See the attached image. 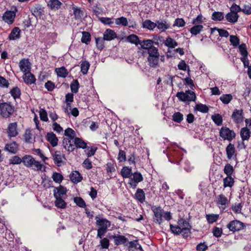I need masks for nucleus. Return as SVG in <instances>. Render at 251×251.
Instances as JSON below:
<instances>
[{
	"instance_id": "nucleus-1",
	"label": "nucleus",
	"mask_w": 251,
	"mask_h": 251,
	"mask_svg": "<svg viewBox=\"0 0 251 251\" xmlns=\"http://www.w3.org/2000/svg\"><path fill=\"white\" fill-rule=\"evenodd\" d=\"M170 229L175 234H181L184 237H188L191 233V226L186 220L180 219L178 221V225L174 226L170 224Z\"/></svg>"
},
{
	"instance_id": "nucleus-2",
	"label": "nucleus",
	"mask_w": 251,
	"mask_h": 251,
	"mask_svg": "<svg viewBox=\"0 0 251 251\" xmlns=\"http://www.w3.org/2000/svg\"><path fill=\"white\" fill-rule=\"evenodd\" d=\"M22 162L25 166L31 168L34 171L44 172L46 167L39 161L36 160L32 156L26 155L23 157Z\"/></svg>"
},
{
	"instance_id": "nucleus-3",
	"label": "nucleus",
	"mask_w": 251,
	"mask_h": 251,
	"mask_svg": "<svg viewBox=\"0 0 251 251\" xmlns=\"http://www.w3.org/2000/svg\"><path fill=\"white\" fill-rule=\"evenodd\" d=\"M96 224L99 226L97 237L101 238L110 226V222L106 219L98 218L96 220Z\"/></svg>"
},
{
	"instance_id": "nucleus-4",
	"label": "nucleus",
	"mask_w": 251,
	"mask_h": 251,
	"mask_svg": "<svg viewBox=\"0 0 251 251\" xmlns=\"http://www.w3.org/2000/svg\"><path fill=\"white\" fill-rule=\"evenodd\" d=\"M14 111V107L10 103H2L0 105V114L4 118L10 117Z\"/></svg>"
},
{
	"instance_id": "nucleus-5",
	"label": "nucleus",
	"mask_w": 251,
	"mask_h": 251,
	"mask_svg": "<svg viewBox=\"0 0 251 251\" xmlns=\"http://www.w3.org/2000/svg\"><path fill=\"white\" fill-rule=\"evenodd\" d=\"M176 97L180 100L184 102L195 101L196 99L195 93L190 90L186 91L185 92H178Z\"/></svg>"
},
{
	"instance_id": "nucleus-6",
	"label": "nucleus",
	"mask_w": 251,
	"mask_h": 251,
	"mask_svg": "<svg viewBox=\"0 0 251 251\" xmlns=\"http://www.w3.org/2000/svg\"><path fill=\"white\" fill-rule=\"evenodd\" d=\"M220 136L224 140L231 141L235 138V133L229 128L223 126L220 130Z\"/></svg>"
},
{
	"instance_id": "nucleus-7",
	"label": "nucleus",
	"mask_w": 251,
	"mask_h": 251,
	"mask_svg": "<svg viewBox=\"0 0 251 251\" xmlns=\"http://www.w3.org/2000/svg\"><path fill=\"white\" fill-rule=\"evenodd\" d=\"M227 227L230 231L235 232L244 229L245 225L239 220H233L230 222L227 225Z\"/></svg>"
},
{
	"instance_id": "nucleus-8",
	"label": "nucleus",
	"mask_w": 251,
	"mask_h": 251,
	"mask_svg": "<svg viewBox=\"0 0 251 251\" xmlns=\"http://www.w3.org/2000/svg\"><path fill=\"white\" fill-rule=\"evenodd\" d=\"M229 201L224 195L220 194L217 196L216 202L220 209L225 210L228 206Z\"/></svg>"
},
{
	"instance_id": "nucleus-9",
	"label": "nucleus",
	"mask_w": 251,
	"mask_h": 251,
	"mask_svg": "<svg viewBox=\"0 0 251 251\" xmlns=\"http://www.w3.org/2000/svg\"><path fill=\"white\" fill-rule=\"evenodd\" d=\"M110 239H113L114 243L116 246L123 245L124 246L127 245V242L128 239L124 235L118 234H114L110 236Z\"/></svg>"
},
{
	"instance_id": "nucleus-10",
	"label": "nucleus",
	"mask_w": 251,
	"mask_h": 251,
	"mask_svg": "<svg viewBox=\"0 0 251 251\" xmlns=\"http://www.w3.org/2000/svg\"><path fill=\"white\" fill-rule=\"evenodd\" d=\"M154 214V221L161 224L163 221V210L160 207H154L152 208Z\"/></svg>"
},
{
	"instance_id": "nucleus-11",
	"label": "nucleus",
	"mask_w": 251,
	"mask_h": 251,
	"mask_svg": "<svg viewBox=\"0 0 251 251\" xmlns=\"http://www.w3.org/2000/svg\"><path fill=\"white\" fill-rule=\"evenodd\" d=\"M226 153L227 158L229 160H235L236 158V150L234 145L229 143L226 148Z\"/></svg>"
},
{
	"instance_id": "nucleus-12",
	"label": "nucleus",
	"mask_w": 251,
	"mask_h": 251,
	"mask_svg": "<svg viewBox=\"0 0 251 251\" xmlns=\"http://www.w3.org/2000/svg\"><path fill=\"white\" fill-rule=\"evenodd\" d=\"M16 13L13 11H6L3 16V20L8 24H12L15 18Z\"/></svg>"
},
{
	"instance_id": "nucleus-13",
	"label": "nucleus",
	"mask_w": 251,
	"mask_h": 251,
	"mask_svg": "<svg viewBox=\"0 0 251 251\" xmlns=\"http://www.w3.org/2000/svg\"><path fill=\"white\" fill-rule=\"evenodd\" d=\"M19 66L20 70L25 73L30 71L31 64L28 59H23L20 60Z\"/></svg>"
},
{
	"instance_id": "nucleus-14",
	"label": "nucleus",
	"mask_w": 251,
	"mask_h": 251,
	"mask_svg": "<svg viewBox=\"0 0 251 251\" xmlns=\"http://www.w3.org/2000/svg\"><path fill=\"white\" fill-rule=\"evenodd\" d=\"M7 134L10 137H16L18 134L17 130V123H12L9 124L7 127Z\"/></svg>"
},
{
	"instance_id": "nucleus-15",
	"label": "nucleus",
	"mask_w": 251,
	"mask_h": 251,
	"mask_svg": "<svg viewBox=\"0 0 251 251\" xmlns=\"http://www.w3.org/2000/svg\"><path fill=\"white\" fill-rule=\"evenodd\" d=\"M156 27L160 32H164L170 28V24L166 20H157L155 22Z\"/></svg>"
},
{
	"instance_id": "nucleus-16",
	"label": "nucleus",
	"mask_w": 251,
	"mask_h": 251,
	"mask_svg": "<svg viewBox=\"0 0 251 251\" xmlns=\"http://www.w3.org/2000/svg\"><path fill=\"white\" fill-rule=\"evenodd\" d=\"M74 139H70L68 138H64L63 144L64 148L69 151H72L75 150Z\"/></svg>"
},
{
	"instance_id": "nucleus-17",
	"label": "nucleus",
	"mask_w": 251,
	"mask_h": 251,
	"mask_svg": "<svg viewBox=\"0 0 251 251\" xmlns=\"http://www.w3.org/2000/svg\"><path fill=\"white\" fill-rule=\"evenodd\" d=\"M34 131L31 129H26L24 134V138L26 143H32L34 141L33 138Z\"/></svg>"
},
{
	"instance_id": "nucleus-18",
	"label": "nucleus",
	"mask_w": 251,
	"mask_h": 251,
	"mask_svg": "<svg viewBox=\"0 0 251 251\" xmlns=\"http://www.w3.org/2000/svg\"><path fill=\"white\" fill-rule=\"evenodd\" d=\"M117 37L115 32L112 29H107L103 33V39L106 41H111Z\"/></svg>"
},
{
	"instance_id": "nucleus-19",
	"label": "nucleus",
	"mask_w": 251,
	"mask_h": 251,
	"mask_svg": "<svg viewBox=\"0 0 251 251\" xmlns=\"http://www.w3.org/2000/svg\"><path fill=\"white\" fill-rule=\"evenodd\" d=\"M70 178L74 183H77L82 179V176L78 171H73L70 174Z\"/></svg>"
},
{
	"instance_id": "nucleus-20",
	"label": "nucleus",
	"mask_w": 251,
	"mask_h": 251,
	"mask_svg": "<svg viewBox=\"0 0 251 251\" xmlns=\"http://www.w3.org/2000/svg\"><path fill=\"white\" fill-rule=\"evenodd\" d=\"M232 118L236 123H240L243 121V111L242 110H235L232 115Z\"/></svg>"
},
{
	"instance_id": "nucleus-21",
	"label": "nucleus",
	"mask_w": 251,
	"mask_h": 251,
	"mask_svg": "<svg viewBox=\"0 0 251 251\" xmlns=\"http://www.w3.org/2000/svg\"><path fill=\"white\" fill-rule=\"evenodd\" d=\"M47 140L52 147H55L58 144V138L56 135L52 132H50L47 134Z\"/></svg>"
},
{
	"instance_id": "nucleus-22",
	"label": "nucleus",
	"mask_w": 251,
	"mask_h": 251,
	"mask_svg": "<svg viewBox=\"0 0 251 251\" xmlns=\"http://www.w3.org/2000/svg\"><path fill=\"white\" fill-rule=\"evenodd\" d=\"M169 6V0H157L155 7L159 10L167 9Z\"/></svg>"
},
{
	"instance_id": "nucleus-23",
	"label": "nucleus",
	"mask_w": 251,
	"mask_h": 251,
	"mask_svg": "<svg viewBox=\"0 0 251 251\" xmlns=\"http://www.w3.org/2000/svg\"><path fill=\"white\" fill-rule=\"evenodd\" d=\"M23 79L25 82L27 84H32L34 83L36 80L34 75L30 72L25 73L23 75Z\"/></svg>"
},
{
	"instance_id": "nucleus-24",
	"label": "nucleus",
	"mask_w": 251,
	"mask_h": 251,
	"mask_svg": "<svg viewBox=\"0 0 251 251\" xmlns=\"http://www.w3.org/2000/svg\"><path fill=\"white\" fill-rule=\"evenodd\" d=\"M67 190L66 188L62 186H60L58 188H55L54 190V196L57 198H63L66 195Z\"/></svg>"
},
{
	"instance_id": "nucleus-25",
	"label": "nucleus",
	"mask_w": 251,
	"mask_h": 251,
	"mask_svg": "<svg viewBox=\"0 0 251 251\" xmlns=\"http://www.w3.org/2000/svg\"><path fill=\"white\" fill-rule=\"evenodd\" d=\"M53 157L54 163L58 166H60L63 162V154L60 151H56L53 154Z\"/></svg>"
},
{
	"instance_id": "nucleus-26",
	"label": "nucleus",
	"mask_w": 251,
	"mask_h": 251,
	"mask_svg": "<svg viewBox=\"0 0 251 251\" xmlns=\"http://www.w3.org/2000/svg\"><path fill=\"white\" fill-rule=\"evenodd\" d=\"M153 42L152 40L150 39L144 40L143 41L140 40L139 44L141 46V48L143 49L147 50H148L152 48Z\"/></svg>"
},
{
	"instance_id": "nucleus-27",
	"label": "nucleus",
	"mask_w": 251,
	"mask_h": 251,
	"mask_svg": "<svg viewBox=\"0 0 251 251\" xmlns=\"http://www.w3.org/2000/svg\"><path fill=\"white\" fill-rule=\"evenodd\" d=\"M62 3L59 0H49L48 2V6L53 10L60 8Z\"/></svg>"
},
{
	"instance_id": "nucleus-28",
	"label": "nucleus",
	"mask_w": 251,
	"mask_h": 251,
	"mask_svg": "<svg viewBox=\"0 0 251 251\" xmlns=\"http://www.w3.org/2000/svg\"><path fill=\"white\" fill-rule=\"evenodd\" d=\"M18 144L13 142L12 143L7 144L5 146V150L10 152L15 153L18 150Z\"/></svg>"
},
{
	"instance_id": "nucleus-29",
	"label": "nucleus",
	"mask_w": 251,
	"mask_h": 251,
	"mask_svg": "<svg viewBox=\"0 0 251 251\" xmlns=\"http://www.w3.org/2000/svg\"><path fill=\"white\" fill-rule=\"evenodd\" d=\"M240 136L243 141L248 140L251 136V131L247 127H243L240 131Z\"/></svg>"
},
{
	"instance_id": "nucleus-30",
	"label": "nucleus",
	"mask_w": 251,
	"mask_h": 251,
	"mask_svg": "<svg viewBox=\"0 0 251 251\" xmlns=\"http://www.w3.org/2000/svg\"><path fill=\"white\" fill-rule=\"evenodd\" d=\"M115 23L116 25H122L124 26H128L127 20L124 17H121L115 19ZM129 27H133V25H129Z\"/></svg>"
},
{
	"instance_id": "nucleus-31",
	"label": "nucleus",
	"mask_w": 251,
	"mask_h": 251,
	"mask_svg": "<svg viewBox=\"0 0 251 251\" xmlns=\"http://www.w3.org/2000/svg\"><path fill=\"white\" fill-rule=\"evenodd\" d=\"M21 30L19 27H14L9 35V39L10 40H16L20 38Z\"/></svg>"
},
{
	"instance_id": "nucleus-32",
	"label": "nucleus",
	"mask_w": 251,
	"mask_h": 251,
	"mask_svg": "<svg viewBox=\"0 0 251 251\" xmlns=\"http://www.w3.org/2000/svg\"><path fill=\"white\" fill-rule=\"evenodd\" d=\"M226 18L228 22L234 23L237 21L238 15L236 12H230L226 15Z\"/></svg>"
},
{
	"instance_id": "nucleus-33",
	"label": "nucleus",
	"mask_w": 251,
	"mask_h": 251,
	"mask_svg": "<svg viewBox=\"0 0 251 251\" xmlns=\"http://www.w3.org/2000/svg\"><path fill=\"white\" fill-rule=\"evenodd\" d=\"M121 174L124 178H130L132 175L131 169L128 167H124L121 170Z\"/></svg>"
},
{
	"instance_id": "nucleus-34",
	"label": "nucleus",
	"mask_w": 251,
	"mask_h": 251,
	"mask_svg": "<svg viewBox=\"0 0 251 251\" xmlns=\"http://www.w3.org/2000/svg\"><path fill=\"white\" fill-rule=\"evenodd\" d=\"M164 45L169 48H174L178 45L177 43L173 38L169 37L164 42Z\"/></svg>"
},
{
	"instance_id": "nucleus-35",
	"label": "nucleus",
	"mask_w": 251,
	"mask_h": 251,
	"mask_svg": "<svg viewBox=\"0 0 251 251\" xmlns=\"http://www.w3.org/2000/svg\"><path fill=\"white\" fill-rule=\"evenodd\" d=\"M65 138H68L70 139H74L76 138V133L72 128L68 127L64 131Z\"/></svg>"
},
{
	"instance_id": "nucleus-36",
	"label": "nucleus",
	"mask_w": 251,
	"mask_h": 251,
	"mask_svg": "<svg viewBox=\"0 0 251 251\" xmlns=\"http://www.w3.org/2000/svg\"><path fill=\"white\" fill-rule=\"evenodd\" d=\"M74 145L77 148L85 149L87 144L82 139L76 137L74 140Z\"/></svg>"
},
{
	"instance_id": "nucleus-37",
	"label": "nucleus",
	"mask_w": 251,
	"mask_h": 251,
	"mask_svg": "<svg viewBox=\"0 0 251 251\" xmlns=\"http://www.w3.org/2000/svg\"><path fill=\"white\" fill-rule=\"evenodd\" d=\"M159 57V56L148 57V61L150 67L156 68L158 66Z\"/></svg>"
},
{
	"instance_id": "nucleus-38",
	"label": "nucleus",
	"mask_w": 251,
	"mask_h": 251,
	"mask_svg": "<svg viewBox=\"0 0 251 251\" xmlns=\"http://www.w3.org/2000/svg\"><path fill=\"white\" fill-rule=\"evenodd\" d=\"M71 105L70 103H67L66 105V107L65 108V112L66 113L69 114V109L71 111V113L72 115L75 117H77L79 114V111L76 108H74L71 109Z\"/></svg>"
},
{
	"instance_id": "nucleus-39",
	"label": "nucleus",
	"mask_w": 251,
	"mask_h": 251,
	"mask_svg": "<svg viewBox=\"0 0 251 251\" xmlns=\"http://www.w3.org/2000/svg\"><path fill=\"white\" fill-rule=\"evenodd\" d=\"M143 27L150 30H153L156 27L155 23L150 20H146L143 23Z\"/></svg>"
},
{
	"instance_id": "nucleus-40",
	"label": "nucleus",
	"mask_w": 251,
	"mask_h": 251,
	"mask_svg": "<svg viewBox=\"0 0 251 251\" xmlns=\"http://www.w3.org/2000/svg\"><path fill=\"white\" fill-rule=\"evenodd\" d=\"M136 198L141 202H143L145 200V194L144 191L140 188L137 189L135 194Z\"/></svg>"
},
{
	"instance_id": "nucleus-41",
	"label": "nucleus",
	"mask_w": 251,
	"mask_h": 251,
	"mask_svg": "<svg viewBox=\"0 0 251 251\" xmlns=\"http://www.w3.org/2000/svg\"><path fill=\"white\" fill-rule=\"evenodd\" d=\"M203 26L201 25H198L193 26L190 29V32L192 35H197L199 34L203 29Z\"/></svg>"
},
{
	"instance_id": "nucleus-42",
	"label": "nucleus",
	"mask_w": 251,
	"mask_h": 251,
	"mask_svg": "<svg viewBox=\"0 0 251 251\" xmlns=\"http://www.w3.org/2000/svg\"><path fill=\"white\" fill-rule=\"evenodd\" d=\"M223 182V186L225 188L227 187H231L234 184V180L231 176H227L224 179Z\"/></svg>"
},
{
	"instance_id": "nucleus-43",
	"label": "nucleus",
	"mask_w": 251,
	"mask_h": 251,
	"mask_svg": "<svg viewBox=\"0 0 251 251\" xmlns=\"http://www.w3.org/2000/svg\"><path fill=\"white\" fill-rule=\"evenodd\" d=\"M126 40L128 42L134 44L136 46L139 45L140 42L138 37L134 34L128 36L126 38Z\"/></svg>"
},
{
	"instance_id": "nucleus-44",
	"label": "nucleus",
	"mask_w": 251,
	"mask_h": 251,
	"mask_svg": "<svg viewBox=\"0 0 251 251\" xmlns=\"http://www.w3.org/2000/svg\"><path fill=\"white\" fill-rule=\"evenodd\" d=\"M232 99L233 97L231 94H223L220 98V100L225 104H228Z\"/></svg>"
},
{
	"instance_id": "nucleus-45",
	"label": "nucleus",
	"mask_w": 251,
	"mask_h": 251,
	"mask_svg": "<svg viewBox=\"0 0 251 251\" xmlns=\"http://www.w3.org/2000/svg\"><path fill=\"white\" fill-rule=\"evenodd\" d=\"M55 72L57 73V75L60 77H66L68 75V71L64 67L56 68L55 69Z\"/></svg>"
},
{
	"instance_id": "nucleus-46",
	"label": "nucleus",
	"mask_w": 251,
	"mask_h": 251,
	"mask_svg": "<svg viewBox=\"0 0 251 251\" xmlns=\"http://www.w3.org/2000/svg\"><path fill=\"white\" fill-rule=\"evenodd\" d=\"M224 19V14L222 12H214L212 15V19L215 21H221Z\"/></svg>"
},
{
	"instance_id": "nucleus-47",
	"label": "nucleus",
	"mask_w": 251,
	"mask_h": 251,
	"mask_svg": "<svg viewBox=\"0 0 251 251\" xmlns=\"http://www.w3.org/2000/svg\"><path fill=\"white\" fill-rule=\"evenodd\" d=\"M55 198L56 199L55 205L57 207L59 208H65L66 207V203L63 200V198Z\"/></svg>"
},
{
	"instance_id": "nucleus-48",
	"label": "nucleus",
	"mask_w": 251,
	"mask_h": 251,
	"mask_svg": "<svg viewBox=\"0 0 251 251\" xmlns=\"http://www.w3.org/2000/svg\"><path fill=\"white\" fill-rule=\"evenodd\" d=\"M132 175H133V177L131 178L132 181L139 183L143 180V177L142 174L139 172H136Z\"/></svg>"
},
{
	"instance_id": "nucleus-49",
	"label": "nucleus",
	"mask_w": 251,
	"mask_h": 251,
	"mask_svg": "<svg viewBox=\"0 0 251 251\" xmlns=\"http://www.w3.org/2000/svg\"><path fill=\"white\" fill-rule=\"evenodd\" d=\"M81 72L83 75H86L90 67V64L87 61H83L81 64Z\"/></svg>"
},
{
	"instance_id": "nucleus-50",
	"label": "nucleus",
	"mask_w": 251,
	"mask_h": 251,
	"mask_svg": "<svg viewBox=\"0 0 251 251\" xmlns=\"http://www.w3.org/2000/svg\"><path fill=\"white\" fill-rule=\"evenodd\" d=\"M148 52L149 54L148 57L159 56L160 55L158 49L154 46L150 49L148 50Z\"/></svg>"
},
{
	"instance_id": "nucleus-51",
	"label": "nucleus",
	"mask_w": 251,
	"mask_h": 251,
	"mask_svg": "<svg viewBox=\"0 0 251 251\" xmlns=\"http://www.w3.org/2000/svg\"><path fill=\"white\" fill-rule=\"evenodd\" d=\"M52 178L54 182L60 184L63 180V176L61 174L54 172L52 174Z\"/></svg>"
},
{
	"instance_id": "nucleus-52",
	"label": "nucleus",
	"mask_w": 251,
	"mask_h": 251,
	"mask_svg": "<svg viewBox=\"0 0 251 251\" xmlns=\"http://www.w3.org/2000/svg\"><path fill=\"white\" fill-rule=\"evenodd\" d=\"M10 94L14 99L19 98L21 95V90L18 87L13 88L10 91Z\"/></svg>"
},
{
	"instance_id": "nucleus-53",
	"label": "nucleus",
	"mask_w": 251,
	"mask_h": 251,
	"mask_svg": "<svg viewBox=\"0 0 251 251\" xmlns=\"http://www.w3.org/2000/svg\"><path fill=\"white\" fill-rule=\"evenodd\" d=\"M183 120V115L180 112H175L173 115V120L180 123Z\"/></svg>"
},
{
	"instance_id": "nucleus-54",
	"label": "nucleus",
	"mask_w": 251,
	"mask_h": 251,
	"mask_svg": "<svg viewBox=\"0 0 251 251\" xmlns=\"http://www.w3.org/2000/svg\"><path fill=\"white\" fill-rule=\"evenodd\" d=\"M91 36L90 34L87 32H83L82 36L81 38V42L86 44H88L90 42Z\"/></svg>"
},
{
	"instance_id": "nucleus-55",
	"label": "nucleus",
	"mask_w": 251,
	"mask_h": 251,
	"mask_svg": "<svg viewBox=\"0 0 251 251\" xmlns=\"http://www.w3.org/2000/svg\"><path fill=\"white\" fill-rule=\"evenodd\" d=\"M85 149L84 151L88 157H91L94 155L97 149V148L95 147H88Z\"/></svg>"
},
{
	"instance_id": "nucleus-56",
	"label": "nucleus",
	"mask_w": 251,
	"mask_h": 251,
	"mask_svg": "<svg viewBox=\"0 0 251 251\" xmlns=\"http://www.w3.org/2000/svg\"><path fill=\"white\" fill-rule=\"evenodd\" d=\"M206 220L209 224H213L217 221L218 219L219 215L217 214H207L206 215Z\"/></svg>"
},
{
	"instance_id": "nucleus-57",
	"label": "nucleus",
	"mask_w": 251,
	"mask_h": 251,
	"mask_svg": "<svg viewBox=\"0 0 251 251\" xmlns=\"http://www.w3.org/2000/svg\"><path fill=\"white\" fill-rule=\"evenodd\" d=\"M71 89L72 92L76 93L79 88V83L77 80H74L70 85Z\"/></svg>"
},
{
	"instance_id": "nucleus-58",
	"label": "nucleus",
	"mask_w": 251,
	"mask_h": 251,
	"mask_svg": "<svg viewBox=\"0 0 251 251\" xmlns=\"http://www.w3.org/2000/svg\"><path fill=\"white\" fill-rule=\"evenodd\" d=\"M183 168L186 172H190L194 169V167L188 160H185L183 163Z\"/></svg>"
},
{
	"instance_id": "nucleus-59",
	"label": "nucleus",
	"mask_w": 251,
	"mask_h": 251,
	"mask_svg": "<svg viewBox=\"0 0 251 251\" xmlns=\"http://www.w3.org/2000/svg\"><path fill=\"white\" fill-rule=\"evenodd\" d=\"M239 49L242 57H248V53L247 50L246 46L245 44H242L239 45Z\"/></svg>"
},
{
	"instance_id": "nucleus-60",
	"label": "nucleus",
	"mask_w": 251,
	"mask_h": 251,
	"mask_svg": "<svg viewBox=\"0 0 251 251\" xmlns=\"http://www.w3.org/2000/svg\"><path fill=\"white\" fill-rule=\"evenodd\" d=\"M224 171L227 176H231L233 172V168L230 164H227L225 165Z\"/></svg>"
},
{
	"instance_id": "nucleus-61",
	"label": "nucleus",
	"mask_w": 251,
	"mask_h": 251,
	"mask_svg": "<svg viewBox=\"0 0 251 251\" xmlns=\"http://www.w3.org/2000/svg\"><path fill=\"white\" fill-rule=\"evenodd\" d=\"M196 109L202 113H207L208 111V108L206 105L200 103L196 106Z\"/></svg>"
},
{
	"instance_id": "nucleus-62",
	"label": "nucleus",
	"mask_w": 251,
	"mask_h": 251,
	"mask_svg": "<svg viewBox=\"0 0 251 251\" xmlns=\"http://www.w3.org/2000/svg\"><path fill=\"white\" fill-rule=\"evenodd\" d=\"M100 245L102 249H107L109 246V241L106 238H100Z\"/></svg>"
},
{
	"instance_id": "nucleus-63",
	"label": "nucleus",
	"mask_w": 251,
	"mask_h": 251,
	"mask_svg": "<svg viewBox=\"0 0 251 251\" xmlns=\"http://www.w3.org/2000/svg\"><path fill=\"white\" fill-rule=\"evenodd\" d=\"M23 158L21 159L18 156H14L9 159V164H19L22 162Z\"/></svg>"
},
{
	"instance_id": "nucleus-64",
	"label": "nucleus",
	"mask_w": 251,
	"mask_h": 251,
	"mask_svg": "<svg viewBox=\"0 0 251 251\" xmlns=\"http://www.w3.org/2000/svg\"><path fill=\"white\" fill-rule=\"evenodd\" d=\"M74 201L76 204L80 207H84L86 205L85 201L80 197H75Z\"/></svg>"
}]
</instances>
